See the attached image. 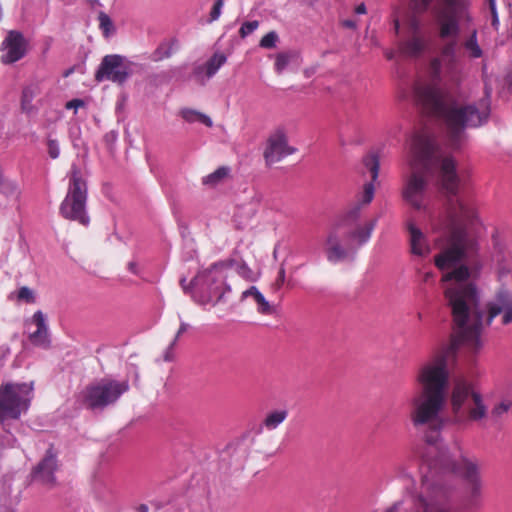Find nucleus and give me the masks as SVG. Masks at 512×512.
<instances>
[{"instance_id":"f257e3e1","label":"nucleus","mask_w":512,"mask_h":512,"mask_svg":"<svg viewBox=\"0 0 512 512\" xmlns=\"http://www.w3.org/2000/svg\"><path fill=\"white\" fill-rule=\"evenodd\" d=\"M446 300L451 307L454 332L448 345L433 353L419 365L415 373L418 388L408 400V416L414 428L429 427L436 445L446 448L439 442V432L447 422L459 428L472 423L481 424L488 416V407L482 395L464 378L454 381L450 394L449 361L461 344L477 349L483 324L484 313L479 308L476 289H468L457 294L453 289L446 292Z\"/></svg>"},{"instance_id":"f03ea898","label":"nucleus","mask_w":512,"mask_h":512,"mask_svg":"<svg viewBox=\"0 0 512 512\" xmlns=\"http://www.w3.org/2000/svg\"><path fill=\"white\" fill-rule=\"evenodd\" d=\"M414 159L403 197L417 210L426 209L425 201L428 179L436 176L444 197V216L435 226L449 234L447 246L435 257V265L443 272L445 293L453 289L462 294L476 289L470 283V271L465 263L477 252L476 240L466 231L465 225L476 218L475 203L460 192L461 178L455 158L447 153L437 139L428 132H421L412 141Z\"/></svg>"},{"instance_id":"7ed1b4c3","label":"nucleus","mask_w":512,"mask_h":512,"mask_svg":"<svg viewBox=\"0 0 512 512\" xmlns=\"http://www.w3.org/2000/svg\"><path fill=\"white\" fill-rule=\"evenodd\" d=\"M421 473L420 486L412 494L414 512H452L454 475H459L465 481L462 498L464 510L473 511L482 507L483 483L477 462L465 456L454 459L447 448L436 445L435 438H427Z\"/></svg>"},{"instance_id":"20e7f679","label":"nucleus","mask_w":512,"mask_h":512,"mask_svg":"<svg viewBox=\"0 0 512 512\" xmlns=\"http://www.w3.org/2000/svg\"><path fill=\"white\" fill-rule=\"evenodd\" d=\"M432 0H412L417 12L425 11ZM439 38L444 41L440 47V56L430 64L434 80L447 79L454 85L460 83L458 45L461 27L469 29V35L463 40L462 47L470 59H479L483 50L478 42V30L470 29L473 18L468 5L463 0H440L433 8Z\"/></svg>"},{"instance_id":"39448f33","label":"nucleus","mask_w":512,"mask_h":512,"mask_svg":"<svg viewBox=\"0 0 512 512\" xmlns=\"http://www.w3.org/2000/svg\"><path fill=\"white\" fill-rule=\"evenodd\" d=\"M413 97L424 110L443 121L446 140L452 150L462 147L466 140V128L482 126L490 114L488 90L477 104L460 105L448 89L435 85H416Z\"/></svg>"},{"instance_id":"423d86ee","label":"nucleus","mask_w":512,"mask_h":512,"mask_svg":"<svg viewBox=\"0 0 512 512\" xmlns=\"http://www.w3.org/2000/svg\"><path fill=\"white\" fill-rule=\"evenodd\" d=\"M363 165L371 174V182L364 185L360 202L338 216L330 224L323 242L328 262L336 264L352 257L357 249L371 237L376 220L360 224L361 206L369 204L374 197V184L379 175V157L370 153L363 158Z\"/></svg>"},{"instance_id":"0eeeda50","label":"nucleus","mask_w":512,"mask_h":512,"mask_svg":"<svg viewBox=\"0 0 512 512\" xmlns=\"http://www.w3.org/2000/svg\"><path fill=\"white\" fill-rule=\"evenodd\" d=\"M87 184L81 175L80 169L73 164L69 174L67 194L60 205V214L68 220L77 221L86 226L89 216L86 210Z\"/></svg>"},{"instance_id":"6e6552de","label":"nucleus","mask_w":512,"mask_h":512,"mask_svg":"<svg viewBox=\"0 0 512 512\" xmlns=\"http://www.w3.org/2000/svg\"><path fill=\"white\" fill-rule=\"evenodd\" d=\"M130 385L127 379L116 380L102 378L85 387L82 391L83 405L93 411H102L112 406L129 391Z\"/></svg>"},{"instance_id":"1a4fd4ad","label":"nucleus","mask_w":512,"mask_h":512,"mask_svg":"<svg viewBox=\"0 0 512 512\" xmlns=\"http://www.w3.org/2000/svg\"><path fill=\"white\" fill-rule=\"evenodd\" d=\"M32 391V383H8L0 386V424L4 429L7 420H17L28 410Z\"/></svg>"},{"instance_id":"9d476101","label":"nucleus","mask_w":512,"mask_h":512,"mask_svg":"<svg viewBox=\"0 0 512 512\" xmlns=\"http://www.w3.org/2000/svg\"><path fill=\"white\" fill-rule=\"evenodd\" d=\"M234 263L232 259L216 262L193 278L190 284L202 291V304L216 303L221 299L223 275L220 270L232 267Z\"/></svg>"},{"instance_id":"9b49d317","label":"nucleus","mask_w":512,"mask_h":512,"mask_svg":"<svg viewBox=\"0 0 512 512\" xmlns=\"http://www.w3.org/2000/svg\"><path fill=\"white\" fill-rule=\"evenodd\" d=\"M133 63L125 56L109 54L102 58L95 72L97 82L111 81L117 85H123L133 73Z\"/></svg>"},{"instance_id":"f8f14e48","label":"nucleus","mask_w":512,"mask_h":512,"mask_svg":"<svg viewBox=\"0 0 512 512\" xmlns=\"http://www.w3.org/2000/svg\"><path fill=\"white\" fill-rule=\"evenodd\" d=\"M28 45L23 33L17 30L8 31L0 47L3 52L1 62L8 65L21 60L28 52Z\"/></svg>"},{"instance_id":"ddd939ff","label":"nucleus","mask_w":512,"mask_h":512,"mask_svg":"<svg viewBox=\"0 0 512 512\" xmlns=\"http://www.w3.org/2000/svg\"><path fill=\"white\" fill-rule=\"evenodd\" d=\"M295 148L288 145L287 137L283 130H276L267 139L263 156L267 166H271L284 157L293 154Z\"/></svg>"},{"instance_id":"4468645a","label":"nucleus","mask_w":512,"mask_h":512,"mask_svg":"<svg viewBox=\"0 0 512 512\" xmlns=\"http://www.w3.org/2000/svg\"><path fill=\"white\" fill-rule=\"evenodd\" d=\"M498 315H501L503 325L512 323V293L507 289L497 291L494 298L487 303V324Z\"/></svg>"},{"instance_id":"2eb2a0df","label":"nucleus","mask_w":512,"mask_h":512,"mask_svg":"<svg viewBox=\"0 0 512 512\" xmlns=\"http://www.w3.org/2000/svg\"><path fill=\"white\" fill-rule=\"evenodd\" d=\"M56 470H57L56 454L53 451V448L50 447L46 451L45 457L34 469V477L38 481H40L42 484L47 485L49 487H53L56 484V478L54 476V473Z\"/></svg>"},{"instance_id":"dca6fc26","label":"nucleus","mask_w":512,"mask_h":512,"mask_svg":"<svg viewBox=\"0 0 512 512\" xmlns=\"http://www.w3.org/2000/svg\"><path fill=\"white\" fill-rule=\"evenodd\" d=\"M410 251L419 257L427 256L431 249L425 234L411 221L407 223Z\"/></svg>"},{"instance_id":"f3484780","label":"nucleus","mask_w":512,"mask_h":512,"mask_svg":"<svg viewBox=\"0 0 512 512\" xmlns=\"http://www.w3.org/2000/svg\"><path fill=\"white\" fill-rule=\"evenodd\" d=\"M33 322L37 326L35 332L31 333L30 341L37 346L48 347L50 340L48 336V327L46 325V317L42 311H37L33 315Z\"/></svg>"},{"instance_id":"a211bd4d","label":"nucleus","mask_w":512,"mask_h":512,"mask_svg":"<svg viewBox=\"0 0 512 512\" xmlns=\"http://www.w3.org/2000/svg\"><path fill=\"white\" fill-rule=\"evenodd\" d=\"M252 297L257 304V311L261 314L270 315L274 312L271 304L265 299L264 295L255 286L242 293V299Z\"/></svg>"},{"instance_id":"6ab92c4d","label":"nucleus","mask_w":512,"mask_h":512,"mask_svg":"<svg viewBox=\"0 0 512 512\" xmlns=\"http://www.w3.org/2000/svg\"><path fill=\"white\" fill-rule=\"evenodd\" d=\"M41 92L39 83H30L22 90L21 108L24 112L30 113L33 110V100Z\"/></svg>"},{"instance_id":"aec40b11","label":"nucleus","mask_w":512,"mask_h":512,"mask_svg":"<svg viewBox=\"0 0 512 512\" xmlns=\"http://www.w3.org/2000/svg\"><path fill=\"white\" fill-rule=\"evenodd\" d=\"M288 416V410L277 409L269 412L263 420V426L272 431L282 424Z\"/></svg>"},{"instance_id":"412c9836","label":"nucleus","mask_w":512,"mask_h":512,"mask_svg":"<svg viewBox=\"0 0 512 512\" xmlns=\"http://www.w3.org/2000/svg\"><path fill=\"white\" fill-rule=\"evenodd\" d=\"M0 194L4 195L8 199L17 200L19 197V189L17 184L4 177V175L0 172Z\"/></svg>"},{"instance_id":"4be33fe9","label":"nucleus","mask_w":512,"mask_h":512,"mask_svg":"<svg viewBox=\"0 0 512 512\" xmlns=\"http://www.w3.org/2000/svg\"><path fill=\"white\" fill-rule=\"evenodd\" d=\"M226 56L223 53H215L204 65L206 67V77H213L222 65L226 63Z\"/></svg>"},{"instance_id":"5701e85b","label":"nucleus","mask_w":512,"mask_h":512,"mask_svg":"<svg viewBox=\"0 0 512 512\" xmlns=\"http://www.w3.org/2000/svg\"><path fill=\"white\" fill-rule=\"evenodd\" d=\"M177 46V40L173 39L169 42L160 44L153 52L151 59L155 62L171 57L174 47Z\"/></svg>"},{"instance_id":"b1692460","label":"nucleus","mask_w":512,"mask_h":512,"mask_svg":"<svg viewBox=\"0 0 512 512\" xmlns=\"http://www.w3.org/2000/svg\"><path fill=\"white\" fill-rule=\"evenodd\" d=\"M181 116L185 121L190 123L199 121L207 127H211L213 125V122L209 116L193 109L185 108L181 110Z\"/></svg>"},{"instance_id":"393cba45","label":"nucleus","mask_w":512,"mask_h":512,"mask_svg":"<svg viewBox=\"0 0 512 512\" xmlns=\"http://www.w3.org/2000/svg\"><path fill=\"white\" fill-rule=\"evenodd\" d=\"M298 58V53L295 51L280 52L275 58V70L281 74L289 65L290 62Z\"/></svg>"},{"instance_id":"a878e982","label":"nucleus","mask_w":512,"mask_h":512,"mask_svg":"<svg viewBox=\"0 0 512 512\" xmlns=\"http://www.w3.org/2000/svg\"><path fill=\"white\" fill-rule=\"evenodd\" d=\"M424 50V42L419 37H413L402 46V51L409 56H417Z\"/></svg>"},{"instance_id":"bb28decb","label":"nucleus","mask_w":512,"mask_h":512,"mask_svg":"<svg viewBox=\"0 0 512 512\" xmlns=\"http://www.w3.org/2000/svg\"><path fill=\"white\" fill-rule=\"evenodd\" d=\"M229 168L227 167H219L213 173L207 175L203 178V184L216 186L221 183L229 174Z\"/></svg>"},{"instance_id":"cd10ccee","label":"nucleus","mask_w":512,"mask_h":512,"mask_svg":"<svg viewBox=\"0 0 512 512\" xmlns=\"http://www.w3.org/2000/svg\"><path fill=\"white\" fill-rule=\"evenodd\" d=\"M98 20L99 27L106 38L115 32L114 24L111 18L106 13L100 12L98 15Z\"/></svg>"},{"instance_id":"c85d7f7f","label":"nucleus","mask_w":512,"mask_h":512,"mask_svg":"<svg viewBox=\"0 0 512 512\" xmlns=\"http://www.w3.org/2000/svg\"><path fill=\"white\" fill-rule=\"evenodd\" d=\"M278 39V34L275 31H270L262 37L259 45L262 48L271 49L276 46Z\"/></svg>"},{"instance_id":"c756f323","label":"nucleus","mask_w":512,"mask_h":512,"mask_svg":"<svg viewBox=\"0 0 512 512\" xmlns=\"http://www.w3.org/2000/svg\"><path fill=\"white\" fill-rule=\"evenodd\" d=\"M192 76L199 85L204 86L208 80L206 77L205 65L203 64L195 66L192 72Z\"/></svg>"},{"instance_id":"7c9ffc66","label":"nucleus","mask_w":512,"mask_h":512,"mask_svg":"<svg viewBox=\"0 0 512 512\" xmlns=\"http://www.w3.org/2000/svg\"><path fill=\"white\" fill-rule=\"evenodd\" d=\"M17 298L20 301H24L26 303H34L35 296L33 290L29 287L23 286L18 290Z\"/></svg>"},{"instance_id":"2f4dec72","label":"nucleus","mask_w":512,"mask_h":512,"mask_svg":"<svg viewBox=\"0 0 512 512\" xmlns=\"http://www.w3.org/2000/svg\"><path fill=\"white\" fill-rule=\"evenodd\" d=\"M512 409V401H502L499 404L495 405L491 411L492 415L495 417H501L503 414L507 413Z\"/></svg>"},{"instance_id":"473e14b6","label":"nucleus","mask_w":512,"mask_h":512,"mask_svg":"<svg viewBox=\"0 0 512 512\" xmlns=\"http://www.w3.org/2000/svg\"><path fill=\"white\" fill-rule=\"evenodd\" d=\"M258 26L259 22L257 20L244 22L239 30L241 38H245L252 34L258 28Z\"/></svg>"},{"instance_id":"72a5a7b5","label":"nucleus","mask_w":512,"mask_h":512,"mask_svg":"<svg viewBox=\"0 0 512 512\" xmlns=\"http://www.w3.org/2000/svg\"><path fill=\"white\" fill-rule=\"evenodd\" d=\"M48 154L52 159H56L60 155V149L58 141L55 139L48 138L47 141Z\"/></svg>"},{"instance_id":"f704fd0d","label":"nucleus","mask_w":512,"mask_h":512,"mask_svg":"<svg viewBox=\"0 0 512 512\" xmlns=\"http://www.w3.org/2000/svg\"><path fill=\"white\" fill-rule=\"evenodd\" d=\"M223 5H224V0H216L215 1L214 5L212 7V10L210 12L209 22L218 20V18L221 15Z\"/></svg>"},{"instance_id":"c9c22d12","label":"nucleus","mask_w":512,"mask_h":512,"mask_svg":"<svg viewBox=\"0 0 512 512\" xmlns=\"http://www.w3.org/2000/svg\"><path fill=\"white\" fill-rule=\"evenodd\" d=\"M489 8L492 14V26L497 29L499 25L498 13L496 10V2L495 0H489Z\"/></svg>"},{"instance_id":"e433bc0d","label":"nucleus","mask_w":512,"mask_h":512,"mask_svg":"<svg viewBox=\"0 0 512 512\" xmlns=\"http://www.w3.org/2000/svg\"><path fill=\"white\" fill-rule=\"evenodd\" d=\"M85 105V102L81 99H72L68 101L65 105L66 109H74L75 111L79 107H83Z\"/></svg>"},{"instance_id":"4c0bfd02","label":"nucleus","mask_w":512,"mask_h":512,"mask_svg":"<svg viewBox=\"0 0 512 512\" xmlns=\"http://www.w3.org/2000/svg\"><path fill=\"white\" fill-rule=\"evenodd\" d=\"M176 343L177 342L173 340L170 343V345L167 347V349H166V351L164 353V356H163L164 361L169 362V361L173 360V358H174L173 349H174V346L176 345Z\"/></svg>"},{"instance_id":"58836bf2","label":"nucleus","mask_w":512,"mask_h":512,"mask_svg":"<svg viewBox=\"0 0 512 512\" xmlns=\"http://www.w3.org/2000/svg\"><path fill=\"white\" fill-rule=\"evenodd\" d=\"M188 328H189V324H187L185 322H181L180 327H179V329H178V331H177V333H176V335H175L173 340L177 342L178 339L180 338V336L183 333H185L188 330Z\"/></svg>"},{"instance_id":"ea45409f","label":"nucleus","mask_w":512,"mask_h":512,"mask_svg":"<svg viewBox=\"0 0 512 512\" xmlns=\"http://www.w3.org/2000/svg\"><path fill=\"white\" fill-rule=\"evenodd\" d=\"M285 282V269L281 267L278 272V277L276 280V285L278 287L282 286V284Z\"/></svg>"},{"instance_id":"a19ab883","label":"nucleus","mask_w":512,"mask_h":512,"mask_svg":"<svg viewBox=\"0 0 512 512\" xmlns=\"http://www.w3.org/2000/svg\"><path fill=\"white\" fill-rule=\"evenodd\" d=\"M237 271L243 277H248L247 274L250 272V269L248 268V266L245 263H242L238 266Z\"/></svg>"},{"instance_id":"79ce46f5","label":"nucleus","mask_w":512,"mask_h":512,"mask_svg":"<svg viewBox=\"0 0 512 512\" xmlns=\"http://www.w3.org/2000/svg\"><path fill=\"white\" fill-rule=\"evenodd\" d=\"M401 506H402V501H397L392 506L387 508L385 510V512H399Z\"/></svg>"},{"instance_id":"37998d69","label":"nucleus","mask_w":512,"mask_h":512,"mask_svg":"<svg viewBox=\"0 0 512 512\" xmlns=\"http://www.w3.org/2000/svg\"><path fill=\"white\" fill-rule=\"evenodd\" d=\"M128 269L133 274H138L139 273L138 268H137V263L134 262V261L129 262Z\"/></svg>"},{"instance_id":"c03bdc74","label":"nucleus","mask_w":512,"mask_h":512,"mask_svg":"<svg viewBox=\"0 0 512 512\" xmlns=\"http://www.w3.org/2000/svg\"><path fill=\"white\" fill-rule=\"evenodd\" d=\"M136 512H149V507L147 504H140L135 507Z\"/></svg>"},{"instance_id":"a18cd8bd","label":"nucleus","mask_w":512,"mask_h":512,"mask_svg":"<svg viewBox=\"0 0 512 512\" xmlns=\"http://www.w3.org/2000/svg\"><path fill=\"white\" fill-rule=\"evenodd\" d=\"M355 12L357 14H365L366 13V6L364 3H361L359 4L356 8H355Z\"/></svg>"},{"instance_id":"49530a36","label":"nucleus","mask_w":512,"mask_h":512,"mask_svg":"<svg viewBox=\"0 0 512 512\" xmlns=\"http://www.w3.org/2000/svg\"><path fill=\"white\" fill-rule=\"evenodd\" d=\"M343 25L347 28L354 29L356 27V22L353 20H345Z\"/></svg>"},{"instance_id":"de8ad7c7","label":"nucleus","mask_w":512,"mask_h":512,"mask_svg":"<svg viewBox=\"0 0 512 512\" xmlns=\"http://www.w3.org/2000/svg\"><path fill=\"white\" fill-rule=\"evenodd\" d=\"M185 281H186V279L182 278L180 283H181V286L183 287L184 291L187 292V287L185 286Z\"/></svg>"},{"instance_id":"09e8293b","label":"nucleus","mask_w":512,"mask_h":512,"mask_svg":"<svg viewBox=\"0 0 512 512\" xmlns=\"http://www.w3.org/2000/svg\"><path fill=\"white\" fill-rule=\"evenodd\" d=\"M431 276H432V275H431L430 273H426V274H425V279H424V280H425V281H427Z\"/></svg>"},{"instance_id":"8fccbe9b","label":"nucleus","mask_w":512,"mask_h":512,"mask_svg":"<svg viewBox=\"0 0 512 512\" xmlns=\"http://www.w3.org/2000/svg\"><path fill=\"white\" fill-rule=\"evenodd\" d=\"M387 57L391 59L393 57L392 53L387 54Z\"/></svg>"},{"instance_id":"3c124183","label":"nucleus","mask_w":512,"mask_h":512,"mask_svg":"<svg viewBox=\"0 0 512 512\" xmlns=\"http://www.w3.org/2000/svg\"><path fill=\"white\" fill-rule=\"evenodd\" d=\"M417 316H418V319H420V320L422 319V314L421 313H418Z\"/></svg>"},{"instance_id":"603ef678","label":"nucleus","mask_w":512,"mask_h":512,"mask_svg":"<svg viewBox=\"0 0 512 512\" xmlns=\"http://www.w3.org/2000/svg\"><path fill=\"white\" fill-rule=\"evenodd\" d=\"M70 73H71V70H68V71L65 73V76H68Z\"/></svg>"}]
</instances>
